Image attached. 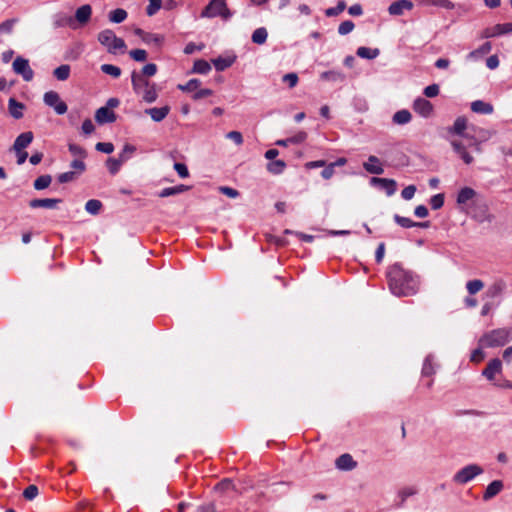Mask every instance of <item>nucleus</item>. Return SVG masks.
I'll return each instance as SVG.
<instances>
[{
  "instance_id": "f257e3e1",
  "label": "nucleus",
  "mask_w": 512,
  "mask_h": 512,
  "mask_svg": "<svg viewBox=\"0 0 512 512\" xmlns=\"http://www.w3.org/2000/svg\"><path fill=\"white\" fill-rule=\"evenodd\" d=\"M386 277L391 293L397 297L414 296L419 291L420 277L400 263L389 266Z\"/></svg>"
},
{
  "instance_id": "f03ea898",
  "label": "nucleus",
  "mask_w": 512,
  "mask_h": 512,
  "mask_svg": "<svg viewBox=\"0 0 512 512\" xmlns=\"http://www.w3.org/2000/svg\"><path fill=\"white\" fill-rule=\"evenodd\" d=\"M132 87L135 94L141 96L146 103H153L158 98L157 85L148 79L138 76V72L133 71L131 74Z\"/></svg>"
},
{
  "instance_id": "7ed1b4c3",
  "label": "nucleus",
  "mask_w": 512,
  "mask_h": 512,
  "mask_svg": "<svg viewBox=\"0 0 512 512\" xmlns=\"http://www.w3.org/2000/svg\"><path fill=\"white\" fill-rule=\"evenodd\" d=\"M512 332L508 328H498L485 333L479 339V345L486 348L504 346L510 341Z\"/></svg>"
},
{
  "instance_id": "20e7f679",
  "label": "nucleus",
  "mask_w": 512,
  "mask_h": 512,
  "mask_svg": "<svg viewBox=\"0 0 512 512\" xmlns=\"http://www.w3.org/2000/svg\"><path fill=\"white\" fill-rule=\"evenodd\" d=\"M98 41L100 44L107 48V51L111 54L121 51L122 53L126 50V44L122 38H119L111 29H105L98 34Z\"/></svg>"
},
{
  "instance_id": "39448f33",
  "label": "nucleus",
  "mask_w": 512,
  "mask_h": 512,
  "mask_svg": "<svg viewBox=\"0 0 512 512\" xmlns=\"http://www.w3.org/2000/svg\"><path fill=\"white\" fill-rule=\"evenodd\" d=\"M220 16L227 20L232 16L225 0H211L209 4L201 12V17L214 18Z\"/></svg>"
},
{
  "instance_id": "423d86ee",
  "label": "nucleus",
  "mask_w": 512,
  "mask_h": 512,
  "mask_svg": "<svg viewBox=\"0 0 512 512\" xmlns=\"http://www.w3.org/2000/svg\"><path fill=\"white\" fill-rule=\"evenodd\" d=\"M483 473V468L477 464H470L460 469L454 476L453 482L464 485Z\"/></svg>"
},
{
  "instance_id": "0eeeda50",
  "label": "nucleus",
  "mask_w": 512,
  "mask_h": 512,
  "mask_svg": "<svg viewBox=\"0 0 512 512\" xmlns=\"http://www.w3.org/2000/svg\"><path fill=\"white\" fill-rule=\"evenodd\" d=\"M473 134H467L465 138L469 140V146L473 147L476 152H481V143L489 140L494 132L484 128H472Z\"/></svg>"
},
{
  "instance_id": "6e6552de",
  "label": "nucleus",
  "mask_w": 512,
  "mask_h": 512,
  "mask_svg": "<svg viewBox=\"0 0 512 512\" xmlns=\"http://www.w3.org/2000/svg\"><path fill=\"white\" fill-rule=\"evenodd\" d=\"M505 288L506 283L503 280L498 279L488 286L483 295V299L485 301H493V304L496 305L498 304L499 299L501 298Z\"/></svg>"
},
{
  "instance_id": "1a4fd4ad",
  "label": "nucleus",
  "mask_w": 512,
  "mask_h": 512,
  "mask_svg": "<svg viewBox=\"0 0 512 512\" xmlns=\"http://www.w3.org/2000/svg\"><path fill=\"white\" fill-rule=\"evenodd\" d=\"M44 103L52 107L58 115H63L67 112V105L60 99V96L55 91H48L43 97Z\"/></svg>"
},
{
  "instance_id": "9d476101",
  "label": "nucleus",
  "mask_w": 512,
  "mask_h": 512,
  "mask_svg": "<svg viewBox=\"0 0 512 512\" xmlns=\"http://www.w3.org/2000/svg\"><path fill=\"white\" fill-rule=\"evenodd\" d=\"M13 70L16 74L23 77L25 81H31L34 77V72L29 65V61L23 57L18 56L13 64Z\"/></svg>"
},
{
  "instance_id": "9b49d317",
  "label": "nucleus",
  "mask_w": 512,
  "mask_h": 512,
  "mask_svg": "<svg viewBox=\"0 0 512 512\" xmlns=\"http://www.w3.org/2000/svg\"><path fill=\"white\" fill-rule=\"evenodd\" d=\"M413 109L422 117H429L433 113V105L425 98L419 97L413 103Z\"/></svg>"
},
{
  "instance_id": "f8f14e48",
  "label": "nucleus",
  "mask_w": 512,
  "mask_h": 512,
  "mask_svg": "<svg viewBox=\"0 0 512 512\" xmlns=\"http://www.w3.org/2000/svg\"><path fill=\"white\" fill-rule=\"evenodd\" d=\"M472 217L479 223L492 222L494 216L489 212V208L486 204H480L475 206Z\"/></svg>"
},
{
  "instance_id": "ddd939ff",
  "label": "nucleus",
  "mask_w": 512,
  "mask_h": 512,
  "mask_svg": "<svg viewBox=\"0 0 512 512\" xmlns=\"http://www.w3.org/2000/svg\"><path fill=\"white\" fill-rule=\"evenodd\" d=\"M510 32H512V23L497 24L493 27L486 28L482 33V37L491 38Z\"/></svg>"
},
{
  "instance_id": "4468645a",
  "label": "nucleus",
  "mask_w": 512,
  "mask_h": 512,
  "mask_svg": "<svg viewBox=\"0 0 512 512\" xmlns=\"http://www.w3.org/2000/svg\"><path fill=\"white\" fill-rule=\"evenodd\" d=\"M215 491L220 494H228L232 497L239 495L241 492L238 491L232 480L226 478L216 484L214 487Z\"/></svg>"
},
{
  "instance_id": "2eb2a0df",
  "label": "nucleus",
  "mask_w": 512,
  "mask_h": 512,
  "mask_svg": "<svg viewBox=\"0 0 512 512\" xmlns=\"http://www.w3.org/2000/svg\"><path fill=\"white\" fill-rule=\"evenodd\" d=\"M501 371V361L498 358H494L488 362L486 368L482 371V375L489 381H493L495 379V375L501 373Z\"/></svg>"
},
{
  "instance_id": "dca6fc26",
  "label": "nucleus",
  "mask_w": 512,
  "mask_h": 512,
  "mask_svg": "<svg viewBox=\"0 0 512 512\" xmlns=\"http://www.w3.org/2000/svg\"><path fill=\"white\" fill-rule=\"evenodd\" d=\"M34 135L31 131L23 132L17 136L11 150H25L33 141Z\"/></svg>"
},
{
  "instance_id": "f3484780",
  "label": "nucleus",
  "mask_w": 512,
  "mask_h": 512,
  "mask_svg": "<svg viewBox=\"0 0 512 512\" xmlns=\"http://www.w3.org/2000/svg\"><path fill=\"white\" fill-rule=\"evenodd\" d=\"M413 3L409 0H398L390 4L388 12L390 15H402L405 10H412Z\"/></svg>"
},
{
  "instance_id": "a211bd4d",
  "label": "nucleus",
  "mask_w": 512,
  "mask_h": 512,
  "mask_svg": "<svg viewBox=\"0 0 512 512\" xmlns=\"http://www.w3.org/2000/svg\"><path fill=\"white\" fill-rule=\"evenodd\" d=\"M95 120L99 124L113 123L116 121V114L108 107H100L95 113Z\"/></svg>"
},
{
  "instance_id": "6ab92c4d",
  "label": "nucleus",
  "mask_w": 512,
  "mask_h": 512,
  "mask_svg": "<svg viewBox=\"0 0 512 512\" xmlns=\"http://www.w3.org/2000/svg\"><path fill=\"white\" fill-rule=\"evenodd\" d=\"M371 182L372 184L378 185L381 189L385 190L388 196H391L396 192L397 184L393 179L373 177Z\"/></svg>"
},
{
  "instance_id": "aec40b11",
  "label": "nucleus",
  "mask_w": 512,
  "mask_h": 512,
  "mask_svg": "<svg viewBox=\"0 0 512 512\" xmlns=\"http://www.w3.org/2000/svg\"><path fill=\"white\" fill-rule=\"evenodd\" d=\"M335 464L339 470H344V471H350L357 466V462L348 453L340 455L336 459Z\"/></svg>"
},
{
  "instance_id": "412c9836",
  "label": "nucleus",
  "mask_w": 512,
  "mask_h": 512,
  "mask_svg": "<svg viewBox=\"0 0 512 512\" xmlns=\"http://www.w3.org/2000/svg\"><path fill=\"white\" fill-rule=\"evenodd\" d=\"M61 199L56 198H44V199H32L29 202V206L32 209L36 208H47V209H54L56 208L57 204L60 203Z\"/></svg>"
},
{
  "instance_id": "4be33fe9",
  "label": "nucleus",
  "mask_w": 512,
  "mask_h": 512,
  "mask_svg": "<svg viewBox=\"0 0 512 512\" xmlns=\"http://www.w3.org/2000/svg\"><path fill=\"white\" fill-rule=\"evenodd\" d=\"M170 112L169 106L163 107H153L145 110V113L148 114L153 121L161 122L164 120Z\"/></svg>"
},
{
  "instance_id": "5701e85b",
  "label": "nucleus",
  "mask_w": 512,
  "mask_h": 512,
  "mask_svg": "<svg viewBox=\"0 0 512 512\" xmlns=\"http://www.w3.org/2000/svg\"><path fill=\"white\" fill-rule=\"evenodd\" d=\"M503 482L501 480H494L492 481L486 488L483 499L485 501L495 497L497 494H499L503 489Z\"/></svg>"
},
{
  "instance_id": "b1692460",
  "label": "nucleus",
  "mask_w": 512,
  "mask_h": 512,
  "mask_svg": "<svg viewBox=\"0 0 512 512\" xmlns=\"http://www.w3.org/2000/svg\"><path fill=\"white\" fill-rule=\"evenodd\" d=\"M471 110L478 114H492L494 111L493 105L482 100H476L471 103Z\"/></svg>"
},
{
  "instance_id": "393cba45",
  "label": "nucleus",
  "mask_w": 512,
  "mask_h": 512,
  "mask_svg": "<svg viewBox=\"0 0 512 512\" xmlns=\"http://www.w3.org/2000/svg\"><path fill=\"white\" fill-rule=\"evenodd\" d=\"M451 145L454 151L460 156V158L466 163L471 164L473 162V157L466 151V147L462 142L453 140L451 141Z\"/></svg>"
},
{
  "instance_id": "a878e982",
  "label": "nucleus",
  "mask_w": 512,
  "mask_h": 512,
  "mask_svg": "<svg viewBox=\"0 0 512 512\" xmlns=\"http://www.w3.org/2000/svg\"><path fill=\"white\" fill-rule=\"evenodd\" d=\"M466 129H467V119L463 116H460L455 120L453 126L448 129V132L451 134L463 136L465 138V136L468 134V133H466V134L464 133Z\"/></svg>"
},
{
  "instance_id": "bb28decb",
  "label": "nucleus",
  "mask_w": 512,
  "mask_h": 512,
  "mask_svg": "<svg viewBox=\"0 0 512 512\" xmlns=\"http://www.w3.org/2000/svg\"><path fill=\"white\" fill-rule=\"evenodd\" d=\"M363 166L365 170L371 174L379 175L384 172V169L376 156H370L368 158V162L364 163Z\"/></svg>"
},
{
  "instance_id": "cd10ccee",
  "label": "nucleus",
  "mask_w": 512,
  "mask_h": 512,
  "mask_svg": "<svg viewBox=\"0 0 512 512\" xmlns=\"http://www.w3.org/2000/svg\"><path fill=\"white\" fill-rule=\"evenodd\" d=\"M91 14V6L88 4L82 5L76 10L75 20H77L81 25H84L90 20Z\"/></svg>"
},
{
  "instance_id": "c85d7f7f",
  "label": "nucleus",
  "mask_w": 512,
  "mask_h": 512,
  "mask_svg": "<svg viewBox=\"0 0 512 512\" xmlns=\"http://www.w3.org/2000/svg\"><path fill=\"white\" fill-rule=\"evenodd\" d=\"M8 109L12 117L20 119L23 117V110L25 109V106L14 98H10L8 102Z\"/></svg>"
},
{
  "instance_id": "c756f323",
  "label": "nucleus",
  "mask_w": 512,
  "mask_h": 512,
  "mask_svg": "<svg viewBox=\"0 0 512 512\" xmlns=\"http://www.w3.org/2000/svg\"><path fill=\"white\" fill-rule=\"evenodd\" d=\"M475 195H476V192L474 189H472L470 187H464L458 193L457 203L459 205L466 204L468 201L473 199Z\"/></svg>"
},
{
  "instance_id": "7c9ffc66",
  "label": "nucleus",
  "mask_w": 512,
  "mask_h": 512,
  "mask_svg": "<svg viewBox=\"0 0 512 512\" xmlns=\"http://www.w3.org/2000/svg\"><path fill=\"white\" fill-rule=\"evenodd\" d=\"M188 189H189V186H186L183 184H180V185H177L174 187H167V188H164L163 190H161V192L159 193V197L165 198V197L173 196V195L185 192Z\"/></svg>"
},
{
  "instance_id": "2f4dec72",
  "label": "nucleus",
  "mask_w": 512,
  "mask_h": 512,
  "mask_svg": "<svg viewBox=\"0 0 512 512\" xmlns=\"http://www.w3.org/2000/svg\"><path fill=\"white\" fill-rule=\"evenodd\" d=\"M420 3L426 6H437L447 10L454 9L455 5L450 0H420Z\"/></svg>"
},
{
  "instance_id": "473e14b6",
  "label": "nucleus",
  "mask_w": 512,
  "mask_h": 512,
  "mask_svg": "<svg viewBox=\"0 0 512 512\" xmlns=\"http://www.w3.org/2000/svg\"><path fill=\"white\" fill-rule=\"evenodd\" d=\"M411 113L406 110H399L393 115V122L398 125H404L411 121Z\"/></svg>"
},
{
  "instance_id": "72a5a7b5",
  "label": "nucleus",
  "mask_w": 512,
  "mask_h": 512,
  "mask_svg": "<svg viewBox=\"0 0 512 512\" xmlns=\"http://www.w3.org/2000/svg\"><path fill=\"white\" fill-rule=\"evenodd\" d=\"M267 37H268V32H267L266 28L260 27V28H257L252 33L251 39H252L253 43L258 44V45H262V44H264L266 42Z\"/></svg>"
},
{
  "instance_id": "f704fd0d",
  "label": "nucleus",
  "mask_w": 512,
  "mask_h": 512,
  "mask_svg": "<svg viewBox=\"0 0 512 512\" xmlns=\"http://www.w3.org/2000/svg\"><path fill=\"white\" fill-rule=\"evenodd\" d=\"M70 71H71L70 66L68 64H63V65H60L59 67H57L53 71V75L57 80L65 81L69 78Z\"/></svg>"
},
{
  "instance_id": "c9c22d12",
  "label": "nucleus",
  "mask_w": 512,
  "mask_h": 512,
  "mask_svg": "<svg viewBox=\"0 0 512 512\" xmlns=\"http://www.w3.org/2000/svg\"><path fill=\"white\" fill-rule=\"evenodd\" d=\"M210 70V64L206 60L199 59L194 62L192 72L198 74H207L210 72Z\"/></svg>"
},
{
  "instance_id": "e433bc0d",
  "label": "nucleus",
  "mask_w": 512,
  "mask_h": 512,
  "mask_svg": "<svg viewBox=\"0 0 512 512\" xmlns=\"http://www.w3.org/2000/svg\"><path fill=\"white\" fill-rule=\"evenodd\" d=\"M125 162V157L123 156L122 159L121 158H108L107 162H106V165H107V168L108 170L110 171L111 174H116L121 165Z\"/></svg>"
},
{
  "instance_id": "4c0bfd02",
  "label": "nucleus",
  "mask_w": 512,
  "mask_h": 512,
  "mask_svg": "<svg viewBox=\"0 0 512 512\" xmlns=\"http://www.w3.org/2000/svg\"><path fill=\"white\" fill-rule=\"evenodd\" d=\"M126 10L117 8L109 13V20L113 23H121L127 18Z\"/></svg>"
},
{
  "instance_id": "58836bf2",
  "label": "nucleus",
  "mask_w": 512,
  "mask_h": 512,
  "mask_svg": "<svg viewBox=\"0 0 512 512\" xmlns=\"http://www.w3.org/2000/svg\"><path fill=\"white\" fill-rule=\"evenodd\" d=\"M212 62L217 71H223V70L229 68L233 64L234 59L218 57V58L212 60Z\"/></svg>"
},
{
  "instance_id": "ea45409f",
  "label": "nucleus",
  "mask_w": 512,
  "mask_h": 512,
  "mask_svg": "<svg viewBox=\"0 0 512 512\" xmlns=\"http://www.w3.org/2000/svg\"><path fill=\"white\" fill-rule=\"evenodd\" d=\"M357 55L361 58L365 59H374L378 56L379 50L378 49H371L368 47H359L357 49Z\"/></svg>"
},
{
  "instance_id": "a19ab883",
  "label": "nucleus",
  "mask_w": 512,
  "mask_h": 512,
  "mask_svg": "<svg viewBox=\"0 0 512 512\" xmlns=\"http://www.w3.org/2000/svg\"><path fill=\"white\" fill-rule=\"evenodd\" d=\"M484 287V283L480 279L470 280L466 284L467 291L469 294L474 295L481 291Z\"/></svg>"
},
{
  "instance_id": "79ce46f5",
  "label": "nucleus",
  "mask_w": 512,
  "mask_h": 512,
  "mask_svg": "<svg viewBox=\"0 0 512 512\" xmlns=\"http://www.w3.org/2000/svg\"><path fill=\"white\" fill-rule=\"evenodd\" d=\"M201 86L199 79H191L186 84H179L178 89L184 92L196 91Z\"/></svg>"
},
{
  "instance_id": "37998d69",
  "label": "nucleus",
  "mask_w": 512,
  "mask_h": 512,
  "mask_svg": "<svg viewBox=\"0 0 512 512\" xmlns=\"http://www.w3.org/2000/svg\"><path fill=\"white\" fill-rule=\"evenodd\" d=\"M286 164L283 160H275L267 165V170L272 174H280L285 169Z\"/></svg>"
},
{
  "instance_id": "c03bdc74",
  "label": "nucleus",
  "mask_w": 512,
  "mask_h": 512,
  "mask_svg": "<svg viewBox=\"0 0 512 512\" xmlns=\"http://www.w3.org/2000/svg\"><path fill=\"white\" fill-rule=\"evenodd\" d=\"M51 181H52V178L50 175H42V176H39L34 181L33 186L36 190H43V189L49 187V185L51 184Z\"/></svg>"
},
{
  "instance_id": "a18cd8bd",
  "label": "nucleus",
  "mask_w": 512,
  "mask_h": 512,
  "mask_svg": "<svg viewBox=\"0 0 512 512\" xmlns=\"http://www.w3.org/2000/svg\"><path fill=\"white\" fill-rule=\"evenodd\" d=\"M101 71L113 78H119L121 75V69L118 66L112 64H102Z\"/></svg>"
},
{
  "instance_id": "49530a36",
  "label": "nucleus",
  "mask_w": 512,
  "mask_h": 512,
  "mask_svg": "<svg viewBox=\"0 0 512 512\" xmlns=\"http://www.w3.org/2000/svg\"><path fill=\"white\" fill-rule=\"evenodd\" d=\"M157 65L154 63H148L146 64L141 72H138V76H142L144 79H148V77H152L157 73Z\"/></svg>"
},
{
  "instance_id": "de8ad7c7",
  "label": "nucleus",
  "mask_w": 512,
  "mask_h": 512,
  "mask_svg": "<svg viewBox=\"0 0 512 512\" xmlns=\"http://www.w3.org/2000/svg\"><path fill=\"white\" fill-rule=\"evenodd\" d=\"M101 207L102 203L96 199L88 200L85 204L86 211L92 215L98 214L101 210Z\"/></svg>"
},
{
  "instance_id": "09e8293b",
  "label": "nucleus",
  "mask_w": 512,
  "mask_h": 512,
  "mask_svg": "<svg viewBox=\"0 0 512 512\" xmlns=\"http://www.w3.org/2000/svg\"><path fill=\"white\" fill-rule=\"evenodd\" d=\"M346 8V3L344 0L338 1L337 5L335 7L328 8L325 11V15L327 17H334L342 13Z\"/></svg>"
},
{
  "instance_id": "8fccbe9b",
  "label": "nucleus",
  "mask_w": 512,
  "mask_h": 512,
  "mask_svg": "<svg viewBox=\"0 0 512 512\" xmlns=\"http://www.w3.org/2000/svg\"><path fill=\"white\" fill-rule=\"evenodd\" d=\"M143 42L147 44H155L156 46H161L164 42V37L159 34L147 33V35H143Z\"/></svg>"
},
{
  "instance_id": "3c124183",
  "label": "nucleus",
  "mask_w": 512,
  "mask_h": 512,
  "mask_svg": "<svg viewBox=\"0 0 512 512\" xmlns=\"http://www.w3.org/2000/svg\"><path fill=\"white\" fill-rule=\"evenodd\" d=\"M422 376L432 377L435 374V367L430 357H427L422 366Z\"/></svg>"
},
{
  "instance_id": "603ef678",
  "label": "nucleus",
  "mask_w": 512,
  "mask_h": 512,
  "mask_svg": "<svg viewBox=\"0 0 512 512\" xmlns=\"http://www.w3.org/2000/svg\"><path fill=\"white\" fill-rule=\"evenodd\" d=\"M492 49V45L490 42H485L483 45H481L476 50L469 53L470 58H477L482 55L488 54Z\"/></svg>"
},
{
  "instance_id": "864d4df0",
  "label": "nucleus",
  "mask_w": 512,
  "mask_h": 512,
  "mask_svg": "<svg viewBox=\"0 0 512 512\" xmlns=\"http://www.w3.org/2000/svg\"><path fill=\"white\" fill-rule=\"evenodd\" d=\"M18 22V19H8L0 24V34H10L13 30L14 25Z\"/></svg>"
},
{
  "instance_id": "5fc2aeb1",
  "label": "nucleus",
  "mask_w": 512,
  "mask_h": 512,
  "mask_svg": "<svg viewBox=\"0 0 512 512\" xmlns=\"http://www.w3.org/2000/svg\"><path fill=\"white\" fill-rule=\"evenodd\" d=\"M394 220L403 228H411L416 226V222L412 221L410 218L403 217L398 214L394 215Z\"/></svg>"
},
{
  "instance_id": "6e6d98bb",
  "label": "nucleus",
  "mask_w": 512,
  "mask_h": 512,
  "mask_svg": "<svg viewBox=\"0 0 512 512\" xmlns=\"http://www.w3.org/2000/svg\"><path fill=\"white\" fill-rule=\"evenodd\" d=\"M38 487L36 485H29L23 491V497L26 500L32 501L38 496Z\"/></svg>"
},
{
  "instance_id": "4d7b16f0",
  "label": "nucleus",
  "mask_w": 512,
  "mask_h": 512,
  "mask_svg": "<svg viewBox=\"0 0 512 512\" xmlns=\"http://www.w3.org/2000/svg\"><path fill=\"white\" fill-rule=\"evenodd\" d=\"M162 6V0H149V5L146 8V13L148 16H153L156 14Z\"/></svg>"
},
{
  "instance_id": "13d9d810",
  "label": "nucleus",
  "mask_w": 512,
  "mask_h": 512,
  "mask_svg": "<svg viewBox=\"0 0 512 512\" xmlns=\"http://www.w3.org/2000/svg\"><path fill=\"white\" fill-rule=\"evenodd\" d=\"M130 57L137 62H144L147 59V52L144 49H134L129 52Z\"/></svg>"
},
{
  "instance_id": "bf43d9fd",
  "label": "nucleus",
  "mask_w": 512,
  "mask_h": 512,
  "mask_svg": "<svg viewBox=\"0 0 512 512\" xmlns=\"http://www.w3.org/2000/svg\"><path fill=\"white\" fill-rule=\"evenodd\" d=\"M355 25L351 20L343 21L338 27V33L340 35H347L353 31Z\"/></svg>"
},
{
  "instance_id": "052dcab7",
  "label": "nucleus",
  "mask_w": 512,
  "mask_h": 512,
  "mask_svg": "<svg viewBox=\"0 0 512 512\" xmlns=\"http://www.w3.org/2000/svg\"><path fill=\"white\" fill-rule=\"evenodd\" d=\"M76 178H77V172L68 171V172L59 174L57 177V180L59 183L63 184V183L72 182Z\"/></svg>"
},
{
  "instance_id": "680f3d73",
  "label": "nucleus",
  "mask_w": 512,
  "mask_h": 512,
  "mask_svg": "<svg viewBox=\"0 0 512 512\" xmlns=\"http://www.w3.org/2000/svg\"><path fill=\"white\" fill-rule=\"evenodd\" d=\"M430 205L434 210L440 209L444 205V195L436 194L432 196L430 199Z\"/></svg>"
},
{
  "instance_id": "e2e57ef3",
  "label": "nucleus",
  "mask_w": 512,
  "mask_h": 512,
  "mask_svg": "<svg viewBox=\"0 0 512 512\" xmlns=\"http://www.w3.org/2000/svg\"><path fill=\"white\" fill-rule=\"evenodd\" d=\"M321 77L323 79L333 80V81L344 80V75L340 72H335V71L324 72V73H322Z\"/></svg>"
},
{
  "instance_id": "0e129e2a",
  "label": "nucleus",
  "mask_w": 512,
  "mask_h": 512,
  "mask_svg": "<svg viewBox=\"0 0 512 512\" xmlns=\"http://www.w3.org/2000/svg\"><path fill=\"white\" fill-rule=\"evenodd\" d=\"M282 80L283 82L288 83L290 88H293L297 85L299 78L296 73H288L283 76Z\"/></svg>"
},
{
  "instance_id": "69168bd1",
  "label": "nucleus",
  "mask_w": 512,
  "mask_h": 512,
  "mask_svg": "<svg viewBox=\"0 0 512 512\" xmlns=\"http://www.w3.org/2000/svg\"><path fill=\"white\" fill-rule=\"evenodd\" d=\"M71 168L74 169L73 172H77L78 176L85 171L86 165L82 159H75L71 162Z\"/></svg>"
},
{
  "instance_id": "338daca9",
  "label": "nucleus",
  "mask_w": 512,
  "mask_h": 512,
  "mask_svg": "<svg viewBox=\"0 0 512 512\" xmlns=\"http://www.w3.org/2000/svg\"><path fill=\"white\" fill-rule=\"evenodd\" d=\"M96 150L106 154H110L113 152L114 146L110 142H99L96 144Z\"/></svg>"
},
{
  "instance_id": "774afa93",
  "label": "nucleus",
  "mask_w": 512,
  "mask_h": 512,
  "mask_svg": "<svg viewBox=\"0 0 512 512\" xmlns=\"http://www.w3.org/2000/svg\"><path fill=\"white\" fill-rule=\"evenodd\" d=\"M439 92L440 88L437 84H431L424 89V95L429 98L436 97Z\"/></svg>"
}]
</instances>
